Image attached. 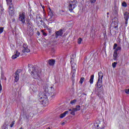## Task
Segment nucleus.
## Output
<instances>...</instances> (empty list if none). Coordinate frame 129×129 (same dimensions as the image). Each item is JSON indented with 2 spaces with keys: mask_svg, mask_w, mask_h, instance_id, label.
Returning a JSON list of instances; mask_svg holds the SVG:
<instances>
[{
  "mask_svg": "<svg viewBox=\"0 0 129 129\" xmlns=\"http://www.w3.org/2000/svg\"><path fill=\"white\" fill-rule=\"evenodd\" d=\"M29 72H31V75L34 79H40L41 77V72L39 70L35 68H32V71L29 70Z\"/></svg>",
  "mask_w": 129,
  "mask_h": 129,
  "instance_id": "nucleus-1",
  "label": "nucleus"
},
{
  "mask_svg": "<svg viewBox=\"0 0 129 129\" xmlns=\"http://www.w3.org/2000/svg\"><path fill=\"white\" fill-rule=\"evenodd\" d=\"M25 12L19 13V21H20V22H22V24H26V20L25 19Z\"/></svg>",
  "mask_w": 129,
  "mask_h": 129,
  "instance_id": "nucleus-7",
  "label": "nucleus"
},
{
  "mask_svg": "<svg viewBox=\"0 0 129 129\" xmlns=\"http://www.w3.org/2000/svg\"><path fill=\"white\" fill-rule=\"evenodd\" d=\"M3 129H8V125L7 124H4L2 127Z\"/></svg>",
  "mask_w": 129,
  "mask_h": 129,
  "instance_id": "nucleus-32",
  "label": "nucleus"
},
{
  "mask_svg": "<svg viewBox=\"0 0 129 129\" xmlns=\"http://www.w3.org/2000/svg\"><path fill=\"white\" fill-rule=\"evenodd\" d=\"M8 12L10 16H14V14L15 13V10H14L13 5H9Z\"/></svg>",
  "mask_w": 129,
  "mask_h": 129,
  "instance_id": "nucleus-10",
  "label": "nucleus"
},
{
  "mask_svg": "<svg viewBox=\"0 0 129 129\" xmlns=\"http://www.w3.org/2000/svg\"><path fill=\"white\" fill-rule=\"evenodd\" d=\"M37 36H40V32L37 31Z\"/></svg>",
  "mask_w": 129,
  "mask_h": 129,
  "instance_id": "nucleus-42",
  "label": "nucleus"
},
{
  "mask_svg": "<svg viewBox=\"0 0 129 129\" xmlns=\"http://www.w3.org/2000/svg\"><path fill=\"white\" fill-rule=\"evenodd\" d=\"M68 112H69L68 111H66L64 113H61L59 115V118H63V117H65V116H66V114H68Z\"/></svg>",
  "mask_w": 129,
  "mask_h": 129,
  "instance_id": "nucleus-18",
  "label": "nucleus"
},
{
  "mask_svg": "<svg viewBox=\"0 0 129 129\" xmlns=\"http://www.w3.org/2000/svg\"><path fill=\"white\" fill-rule=\"evenodd\" d=\"M103 128H104V127H99V128H98V129H103Z\"/></svg>",
  "mask_w": 129,
  "mask_h": 129,
  "instance_id": "nucleus-44",
  "label": "nucleus"
},
{
  "mask_svg": "<svg viewBox=\"0 0 129 129\" xmlns=\"http://www.w3.org/2000/svg\"><path fill=\"white\" fill-rule=\"evenodd\" d=\"M47 31L49 34H51V33H52V30L51 29V28H48Z\"/></svg>",
  "mask_w": 129,
  "mask_h": 129,
  "instance_id": "nucleus-36",
  "label": "nucleus"
},
{
  "mask_svg": "<svg viewBox=\"0 0 129 129\" xmlns=\"http://www.w3.org/2000/svg\"><path fill=\"white\" fill-rule=\"evenodd\" d=\"M77 101V100L76 99H74L71 101V104H74L76 103Z\"/></svg>",
  "mask_w": 129,
  "mask_h": 129,
  "instance_id": "nucleus-29",
  "label": "nucleus"
},
{
  "mask_svg": "<svg viewBox=\"0 0 129 129\" xmlns=\"http://www.w3.org/2000/svg\"><path fill=\"white\" fill-rule=\"evenodd\" d=\"M48 95L49 94L46 92L39 93V99H41L42 101H47L48 99Z\"/></svg>",
  "mask_w": 129,
  "mask_h": 129,
  "instance_id": "nucleus-3",
  "label": "nucleus"
},
{
  "mask_svg": "<svg viewBox=\"0 0 129 129\" xmlns=\"http://www.w3.org/2000/svg\"><path fill=\"white\" fill-rule=\"evenodd\" d=\"M93 79H94V75L91 76L89 81L90 84H92L93 83Z\"/></svg>",
  "mask_w": 129,
  "mask_h": 129,
  "instance_id": "nucleus-22",
  "label": "nucleus"
},
{
  "mask_svg": "<svg viewBox=\"0 0 129 129\" xmlns=\"http://www.w3.org/2000/svg\"><path fill=\"white\" fill-rule=\"evenodd\" d=\"M69 111H71L70 113L72 115H75V112H76V110L74 108L69 109Z\"/></svg>",
  "mask_w": 129,
  "mask_h": 129,
  "instance_id": "nucleus-20",
  "label": "nucleus"
},
{
  "mask_svg": "<svg viewBox=\"0 0 129 129\" xmlns=\"http://www.w3.org/2000/svg\"><path fill=\"white\" fill-rule=\"evenodd\" d=\"M77 4V1L75 0H73V1L69 2V10L70 11L72 12L74 9L76 8Z\"/></svg>",
  "mask_w": 129,
  "mask_h": 129,
  "instance_id": "nucleus-2",
  "label": "nucleus"
},
{
  "mask_svg": "<svg viewBox=\"0 0 129 129\" xmlns=\"http://www.w3.org/2000/svg\"><path fill=\"white\" fill-rule=\"evenodd\" d=\"M71 73L72 74V80L73 82H74L75 81V73H76V71H72Z\"/></svg>",
  "mask_w": 129,
  "mask_h": 129,
  "instance_id": "nucleus-14",
  "label": "nucleus"
},
{
  "mask_svg": "<svg viewBox=\"0 0 129 129\" xmlns=\"http://www.w3.org/2000/svg\"><path fill=\"white\" fill-rule=\"evenodd\" d=\"M52 17H50L49 18L48 20L49 22H51V23H53L54 22V19H52Z\"/></svg>",
  "mask_w": 129,
  "mask_h": 129,
  "instance_id": "nucleus-33",
  "label": "nucleus"
},
{
  "mask_svg": "<svg viewBox=\"0 0 129 129\" xmlns=\"http://www.w3.org/2000/svg\"><path fill=\"white\" fill-rule=\"evenodd\" d=\"M2 90H3V86H2V84L0 83V93L2 92Z\"/></svg>",
  "mask_w": 129,
  "mask_h": 129,
  "instance_id": "nucleus-39",
  "label": "nucleus"
},
{
  "mask_svg": "<svg viewBox=\"0 0 129 129\" xmlns=\"http://www.w3.org/2000/svg\"><path fill=\"white\" fill-rule=\"evenodd\" d=\"M117 64V62H114L112 63V66L113 68H115V67H116Z\"/></svg>",
  "mask_w": 129,
  "mask_h": 129,
  "instance_id": "nucleus-30",
  "label": "nucleus"
},
{
  "mask_svg": "<svg viewBox=\"0 0 129 129\" xmlns=\"http://www.w3.org/2000/svg\"><path fill=\"white\" fill-rule=\"evenodd\" d=\"M85 80V78H84V77H82V78H81L79 82L81 84H82L83 83V82H84Z\"/></svg>",
  "mask_w": 129,
  "mask_h": 129,
  "instance_id": "nucleus-25",
  "label": "nucleus"
},
{
  "mask_svg": "<svg viewBox=\"0 0 129 129\" xmlns=\"http://www.w3.org/2000/svg\"><path fill=\"white\" fill-rule=\"evenodd\" d=\"M62 35H63V30L62 29L55 32V38H58L59 36H62Z\"/></svg>",
  "mask_w": 129,
  "mask_h": 129,
  "instance_id": "nucleus-12",
  "label": "nucleus"
},
{
  "mask_svg": "<svg viewBox=\"0 0 129 129\" xmlns=\"http://www.w3.org/2000/svg\"><path fill=\"white\" fill-rule=\"evenodd\" d=\"M20 52H19V51H18V50H16V54H15L14 55H13L12 57V59H17V57H19V56H20Z\"/></svg>",
  "mask_w": 129,
  "mask_h": 129,
  "instance_id": "nucleus-16",
  "label": "nucleus"
},
{
  "mask_svg": "<svg viewBox=\"0 0 129 129\" xmlns=\"http://www.w3.org/2000/svg\"><path fill=\"white\" fill-rule=\"evenodd\" d=\"M42 8L43 11H45V6H42Z\"/></svg>",
  "mask_w": 129,
  "mask_h": 129,
  "instance_id": "nucleus-43",
  "label": "nucleus"
},
{
  "mask_svg": "<svg viewBox=\"0 0 129 129\" xmlns=\"http://www.w3.org/2000/svg\"><path fill=\"white\" fill-rule=\"evenodd\" d=\"M62 125H64V124H65V122H62Z\"/></svg>",
  "mask_w": 129,
  "mask_h": 129,
  "instance_id": "nucleus-47",
  "label": "nucleus"
},
{
  "mask_svg": "<svg viewBox=\"0 0 129 129\" xmlns=\"http://www.w3.org/2000/svg\"><path fill=\"white\" fill-rule=\"evenodd\" d=\"M20 129H23V127H21L20 128Z\"/></svg>",
  "mask_w": 129,
  "mask_h": 129,
  "instance_id": "nucleus-52",
  "label": "nucleus"
},
{
  "mask_svg": "<svg viewBox=\"0 0 129 129\" xmlns=\"http://www.w3.org/2000/svg\"><path fill=\"white\" fill-rule=\"evenodd\" d=\"M74 109H75L76 111L80 110V106L77 105L76 106V108H74Z\"/></svg>",
  "mask_w": 129,
  "mask_h": 129,
  "instance_id": "nucleus-27",
  "label": "nucleus"
},
{
  "mask_svg": "<svg viewBox=\"0 0 129 129\" xmlns=\"http://www.w3.org/2000/svg\"><path fill=\"white\" fill-rule=\"evenodd\" d=\"M99 127V125L97 124V127Z\"/></svg>",
  "mask_w": 129,
  "mask_h": 129,
  "instance_id": "nucleus-48",
  "label": "nucleus"
},
{
  "mask_svg": "<svg viewBox=\"0 0 129 129\" xmlns=\"http://www.w3.org/2000/svg\"><path fill=\"white\" fill-rule=\"evenodd\" d=\"M122 7H123L124 8H126L127 7V4H126V3L125 2H123L122 3Z\"/></svg>",
  "mask_w": 129,
  "mask_h": 129,
  "instance_id": "nucleus-28",
  "label": "nucleus"
},
{
  "mask_svg": "<svg viewBox=\"0 0 129 129\" xmlns=\"http://www.w3.org/2000/svg\"><path fill=\"white\" fill-rule=\"evenodd\" d=\"M40 6L41 7L43 6V5H42V4L40 3Z\"/></svg>",
  "mask_w": 129,
  "mask_h": 129,
  "instance_id": "nucleus-49",
  "label": "nucleus"
},
{
  "mask_svg": "<svg viewBox=\"0 0 129 129\" xmlns=\"http://www.w3.org/2000/svg\"><path fill=\"white\" fill-rule=\"evenodd\" d=\"M111 25L113 26L115 29H117L118 27V18L117 17H114L112 20Z\"/></svg>",
  "mask_w": 129,
  "mask_h": 129,
  "instance_id": "nucleus-5",
  "label": "nucleus"
},
{
  "mask_svg": "<svg viewBox=\"0 0 129 129\" xmlns=\"http://www.w3.org/2000/svg\"><path fill=\"white\" fill-rule=\"evenodd\" d=\"M125 92L126 93V94H129V88L127 89H125Z\"/></svg>",
  "mask_w": 129,
  "mask_h": 129,
  "instance_id": "nucleus-37",
  "label": "nucleus"
},
{
  "mask_svg": "<svg viewBox=\"0 0 129 129\" xmlns=\"http://www.w3.org/2000/svg\"><path fill=\"white\" fill-rule=\"evenodd\" d=\"M51 97H52V98H53V97H54V96H51Z\"/></svg>",
  "mask_w": 129,
  "mask_h": 129,
  "instance_id": "nucleus-51",
  "label": "nucleus"
},
{
  "mask_svg": "<svg viewBox=\"0 0 129 129\" xmlns=\"http://www.w3.org/2000/svg\"><path fill=\"white\" fill-rule=\"evenodd\" d=\"M124 18L125 20H128L129 19V13L126 12L124 13Z\"/></svg>",
  "mask_w": 129,
  "mask_h": 129,
  "instance_id": "nucleus-21",
  "label": "nucleus"
},
{
  "mask_svg": "<svg viewBox=\"0 0 129 129\" xmlns=\"http://www.w3.org/2000/svg\"><path fill=\"white\" fill-rule=\"evenodd\" d=\"M7 4L9 6H12L13 5V0H6Z\"/></svg>",
  "mask_w": 129,
  "mask_h": 129,
  "instance_id": "nucleus-24",
  "label": "nucleus"
},
{
  "mask_svg": "<svg viewBox=\"0 0 129 129\" xmlns=\"http://www.w3.org/2000/svg\"><path fill=\"white\" fill-rule=\"evenodd\" d=\"M107 15H109V13H107Z\"/></svg>",
  "mask_w": 129,
  "mask_h": 129,
  "instance_id": "nucleus-50",
  "label": "nucleus"
},
{
  "mask_svg": "<svg viewBox=\"0 0 129 129\" xmlns=\"http://www.w3.org/2000/svg\"><path fill=\"white\" fill-rule=\"evenodd\" d=\"M21 72H22V70L21 69H18L16 71L14 75L15 82H17L19 81V80L20 79L19 74L21 73Z\"/></svg>",
  "mask_w": 129,
  "mask_h": 129,
  "instance_id": "nucleus-6",
  "label": "nucleus"
},
{
  "mask_svg": "<svg viewBox=\"0 0 129 129\" xmlns=\"http://www.w3.org/2000/svg\"><path fill=\"white\" fill-rule=\"evenodd\" d=\"M49 90L50 91V93H54V91H55V89H54V85H52L49 88Z\"/></svg>",
  "mask_w": 129,
  "mask_h": 129,
  "instance_id": "nucleus-19",
  "label": "nucleus"
},
{
  "mask_svg": "<svg viewBox=\"0 0 129 129\" xmlns=\"http://www.w3.org/2000/svg\"><path fill=\"white\" fill-rule=\"evenodd\" d=\"M30 51V50L29 49L28 45L27 44H24L23 45V53H29Z\"/></svg>",
  "mask_w": 129,
  "mask_h": 129,
  "instance_id": "nucleus-8",
  "label": "nucleus"
},
{
  "mask_svg": "<svg viewBox=\"0 0 129 129\" xmlns=\"http://www.w3.org/2000/svg\"><path fill=\"white\" fill-rule=\"evenodd\" d=\"M55 59L48 60V64L49 66H54V65H55Z\"/></svg>",
  "mask_w": 129,
  "mask_h": 129,
  "instance_id": "nucleus-15",
  "label": "nucleus"
},
{
  "mask_svg": "<svg viewBox=\"0 0 129 129\" xmlns=\"http://www.w3.org/2000/svg\"><path fill=\"white\" fill-rule=\"evenodd\" d=\"M97 86V88L95 89V91L97 93L98 95L99 96L100 95V93L99 92V88H101V87H102V80L98 79Z\"/></svg>",
  "mask_w": 129,
  "mask_h": 129,
  "instance_id": "nucleus-4",
  "label": "nucleus"
},
{
  "mask_svg": "<svg viewBox=\"0 0 129 129\" xmlns=\"http://www.w3.org/2000/svg\"><path fill=\"white\" fill-rule=\"evenodd\" d=\"M4 32V27L0 28V34H2Z\"/></svg>",
  "mask_w": 129,
  "mask_h": 129,
  "instance_id": "nucleus-34",
  "label": "nucleus"
},
{
  "mask_svg": "<svg viewBox=\"0 0 129 129\" xmlns=\"http://www.w3.org/2000/svg\"><path fill=\"white\" fill-rule=\"evenodd\" d=\"M33 90L34 92H35V91H36V90H37V89H34V90L33 89Z\"/></svg>",
  "mask_w": 129,
  "mask_h": 129,
  "instance_id": "nucleus-46",
  "label": "nucleus"
},
{
  "mask_svg": "<svg viewBox=\"0 0 129 129\" xmlns=\"http://www.w3.org/2000/svg\"><path fill=\"white\" fill-rule=\"evenodd\" d=\"M82 42V38H79L78 40V44H81V42Z\"/></svg>",
  "mask_w": 129,
  "mask_h": 129,
  "instance_id": "nucleus-31",
  "label": "nucleus"
},
{
  "mask_svg": "<svg viewBox=\"0 0 129 129\" xmlns=\"http://www.w3.org/2000/svg\"><path fill=\"white\" fill-rule=\"evenodd\" d=\"M102 78H103V73H102V72L100 71L98 73V79H100V80H102Z\"/></svg>",
  "mask_w": 129,
  "mask_h": 129,
  "instance_id": "nucleus-17",
  "label": "nucleus"
},
{
  "mask_svg": "<svg viewBox=\"0 0 129 129\" xmlns=\"http://www.w3.org/2000/svg\"><path fill=\"white\" fill-rule=\"evenodd\" d=\"M118 55H119L118 53L116 52L115 51L113 52V60H114V61H116V60H117L118 57H119Z\"/></svg>",
  "mask_w": 129,
  "mask_h": 129,
  "instance_id": "nucleus-13",
  "label": "nucleus"
},
{
  "mask_svg": "<svg viewBox=\"0 0 129 129\" xmlns=\"http://www.w3.org/2000/svg\"><path fill=\"white\" fill-rule=\"evenodd\" d=\"M125 25H126L125 26L126 27L127 25V21H128V20H125Z\"/></svg>",
  "mask_w": 129,
  "mask_h": 129,
  "instance_id": "nucleus-40",
  "label": "nucleus"
},
{
  "mask_svg": "<svg viewBox=\"0 0 129 129\" xmlns=\"http://www.w3.org/2000/svg\"><path fill=\"white\" fill-rule=\"evenodd\" d=\"M113 49L114 50V52H116L117 53V52H118V51L119 52H120V51H121V47L120 46H117V44L115 43L114 44V45L113 46Z\"/></svg>",
  "mask_w": 129,
  "mask_h": 129,
  "instance_id": "nucleus-9",
  "label": "nucleus"
},
{
  "mask_svg": "<svg viewBox=\"0 0 129 129\" xmlns=\"http://www.w3.org/2000/svg\"><path fill=\"white\" fill-rule=\"evenodd\" d=\"M43 36H47V33H46L45 32L42 33Z\"/></svg>",
  "mask_w": 129,
  "mask_h": 129,
  "instance_id": "nucleus-41",
  "label": "nucleus"
},
{
  "mask_svg": "<svg viewBox=\"0 0 129 129\" xmlns=\"http://www.w3.org/2000/svg\"><path fill=\"white\" fill-rule=\"evenodd\" d=\"M44 30H41V33H42V34L44 33Z\"/></svg>",
  "mask_w": 129,
  "mask_h": 129,
  "instance_id": "nucleus-45",
  "label": "nucleus"
},
{
  "mask_svg": "<svg viewBox=\"0 0 129 129\" xmlns=\"http://www.w3.org/2000/svg\"><path fill=\"white\" fill-rule=\"evenodd\" d=\"M27 25L28 26V27H29L30 28H31L32 26V23H31L30 21H27Z\"/></svg>",
  "mask_w": 129,
  "mask_h": 129,
  "instance_id": "nucleus-26",
  "label": "nucleus"
},
{
  "mask_svg": "<svg viewBox=\"0 0 129 129\" xmlns=\"http://www.w3.org/2000/svg\"><path fill=\"white\" fill-rule=\"evenodd\" d=\"M48 16H49V17L53 18V16H54V13L53 12H52V11H51V9H50L49 12H48Z\"/></svg>",
  "mask_w": 129,
  "mask_h": 129,
  "instance_id": "nucleus-23",
  "label": "nucleus"
},
{
  "mask_svg": "<svg viewBox=\"0 0 129 129\" xmlns=\"http://www.w3.org/2000/svg\"><path fill=\"white\" fill-rule=\"evenodd\" d=\"M71 67H72V71H76V69H77V66L75 62H72V60H71Z\"/></svg>",
  "mask_w": 129,
  "mask_h": 129,
  "instance_id": "nucleus-11",
  "label": "nucleus"
},
{
  "mask_svg": "<svg viewBox=\"0 0 129 129\" xmlns=\"http://www.w3.org/2000/svg\"><path fill=\"white\" fill-rule=\"evenodd\" d=\"M15 124V121H12V123L10 124V127H13Z\"/></svg>",
  "mask_w": 129,
  "mask_h": 129,
  "instance_id": "nucleus-35",
  "label": "nucleus"
},
{
  "mask_svg": "<svg viewBox=\"0 0 129 129\" xmlns=\"http://www.w3.org/2000/svg\"><path fill=\"white\" fill-rule=\"evenodd\" d=\"M91 4H94L96 2V0H90Z\"/></svg>",
  "mask_w": 129,
  "mask_h": 129,
  "instance_id": "nucleus-38",
  "label": "nucleus"
}]
</instances>
